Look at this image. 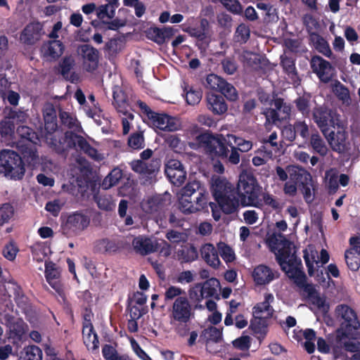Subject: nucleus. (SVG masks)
Returning a JSON list of instances; mask_svg holds the SVG:
<instances>
[{
	"label": "nucleus",
	"instance_id": "nucleus-30",
	"mask_svg": "<svg viewBox=\"0 0 360 360\" xmlns=\"http://www.w3.org/2000/svg\"><path fill=\"white\" fill-rule=\"evenodd\" d=\"M281 65L283 69V72L288 75L292 82L294 84H299L300 79L295 67V59L288 55H282L281 56Z\"/></svg>",
	"mask_w": 360,
	"mask_h": 360
},
{
	"label": "nucleus",
	"instance_id": "nucleus-7",
	"mask_svg": "<svg viewBox=\"0 0 360 360\" xmlns=\"http://www.w3.org/2000/svg\"><path fill=\"white\" fill-rule=\"evenodd\" d=\"M25 172V163L18 153L11 150L0 152V173L11 179H22Z\"/></svg>",
	"mask_w": 360,
	"mask_h": 360
},
{
	"label": "nucleus",
	"instance_id": "nucleus-63",
	"mask_svg": "<svg viewBox=\"0 0 360 360\" xmlns=\"http://www.w3.org/2000/svg\"><path fill=\"white\" fill-rule=\"evenodd\" d=\"M80 136V135L71 131H67L64 134L63 137L68 150L72 148L77 149L78 140H79Z\"/></svg>",
	"mask_w": 360,
	"mask_h": 360
},
{
	"label": "nucleus",
	"instance_id": "nucleus-35",
	"mask_svg": "<svg viewBox=\"0 0 360 360\" xmlns=\"http://www.w3.org/2000/svg\"><path fill=\"white\" fill-rule=\"evenodd\" d=\"M17 134L20 136L18 143H38L39 141L37 133L27 126H19L17 128Z\"/></svg>",
	"mask_w": 360,
	"mask_h": 360
},
{
	"label": "nucleus",
	"instance_id": "nucleus-9",
	"mask_svg": "<svg viewBox=\"0 0 360 360\" xmlns=\"http://www.w3.org/2000/svg\"><path fill=\"white\" fill-rule=\"evenodd\" d=\"M359 332L347 331L338 328L334 334H330L328 338L330 345L335 354L341 353L342 350L346 352H357L360 349V341H354Z\"/></svg>",
	"mask_w": 360,
	"mask_h": 360
},
{
	"label": "nucleus",
	"instance_id": "nucleus-44",
	"mask_svg": "<svg viewBox=\"0 0 360 360\" xmlns=\"http://www.w3.org/2000/svg\"><path fill=\"white\" fill-rule=\"evenodd\" d=\"M265 317L253 315L250 321V328L255 334L266 335L267 332V323Z\"/></svg>",
	"mask_w": 360,
	"mask_h": 360
},
{
	"label": "nucleus",
	"instance_id": "nucleus-54",
	"mask_svg": "<svg viewBox=\"0 0 360 360\" xmlns=\"http://www.w3.org/2000/svg\"><path fill=\"white\" fill-rule=\"evenodd\" d=\"M288 276L294 280L299 286H303L306 282V275L299 267L288 268L286 271Z\"/></svg>",
	"mask_w": 360,
	"mask_h": 360
},
{
	"label": "nucleus",
	"instance_id": "nucleus-33",
	"mask_svg": "<svg viewBox=\"0 0 360 360\" xmlns=\"http://www.w3.org/2000/svg\"><path fill=\"white\" fill-rule=\"evenodd\" d=\"M200 283L204 299L208 297H214L217 300L219 299V295L217 294V288L220 286V283L217 278H211L204 283Z\"/></svg>",
	"mask_w": 360,
	"mask_h": 360
},
{
	"label": "nucleus",
	"instance_id": "nucleus-17",
	"mask_svg": "<svg viewBox=\"0 0 360 360\" xmlns=\"http://www.w3.org/2000/svg\"><path fill=\"white\" fill-rule=\"evenodd\" d=\"M43 26L39 22L27 24L20 34L22 42L27 45H33L41 37Z\"/></svg>",
	"mask_w": 360,
	"mask_h": 360
},
{
	"label": "nucleus",
	"instance_id": "nucleus-12",
	"mask_svg": "<svg viewBox=\"0 0 360 360\" xmlns=\"http://www.w3.org/2000/svg\"><path fill=\"white\" fill-rule=\"evenodd\" d=\"M312 71L323 83H328L334 75V68L330 62L319 56H314L310 62Z\"/></svg>",
	"mask_w": 360,
	"mask_h": 360
},
{
	"label": "nucleus",
	"instance_id": "nucleus-61",
	"mask_svg": "<svg viewBox=\"0 0 360 360\" xmlns=\"http://www.w3.org/2000/svg\"><path fill=\"white\" fill-rule=\"evenodd\" d=\"M224 79L215 74H210L206 77V86L219 91Z\"/></svg>",
	"mask_w": 360,
	"mask_h": 360
},
{
	"label": "nucleus",
	"instance_id": "nucleus-64",
	"mask_svg": "<svg viewBox=\"0 0 360 360\" xmlns=\"http://www.w3.org/2000/svg\"><path fill=\"white\" fill-rule=\"evenodd\" d=\"M234 348L245 351L248 350L251 345L250 338L248 335H242L232 342Z\"/></svg>",
	"mask_w": 360,
	"mask_h": 360
},
{
	"label": "nucleus",
	"instance_id": "nucleus-47",
	"mask_svg": "<svg viewBox=\"0 0 360 360\" xmlns=\"http://www.w3.org/2000/svg\"><path fill=\"white\" fill-rule=\"evenodd\" d=\"M167 177L169 179V181L176 186H181L186 178V172L184 169H180L177 170H171L169 169L168 172L165 173Z\"/></svg>",
	"mask_w": 360,
	"mask_h": 360
},
{
	"label": "nucleus",
	"instance_id": "nucleus-24",
	"mask_svg": "<svg viewBox=\"0 0 360 360\" xmlns=\"http://www.w3.org/2000/svg\"><path fill=\"white\" fill-rule=\"evenodd\" d=\"M130 165L134 172L148 176L155 174L160 167L157 160H151L150 162L135 160L131 162Z\"/></svg>",
	"mask_w": 360,
	"mask_h": 360
},
{
	"label": "nucleus",
	"instance_id": "nucleus-39",
	"mask_svg": "<svg viewBox=\"0 0 360 360\" xmlns=\"http://www.w3.org/2000/svg\"><path fill=\"white\" fill-rule=\"evenodd\" d=\"M309 144L313 149V151L321 157H324L327 155L328 149V147L321 136V135L316 132L311 135Z\"/></svg>",
	"mask_w": 360,
	"mask_h": 360
},
{
	"label": "nucleus",
	"instance_id": "nucleus-45",
	"mask_svg": "<svg viewBox=\"0 0 360 360\" xmlns=\"http://www.w3.org/2000/svg\"><path fill=\"white\" fill-rule=\"evenodd\" d=\"M77 149H79L93 160H98L100 159L98 150L92 147L82 136H81L79 140H78Z\"/></svg>",
	"mask_w": 360,
	"mask_h": 360
},
{
	"label": "nucleus",
	"instance_id": "nucleus-38",
	"mask_svg": "<svg viewBox=\"0 0 360 360\" xmlns=\"http://www.w3.org/2000/svg\"><path fill=\"white\" fill-rule=\"evenodd\" d=\"M332 91L342 103L349 104L351 102L350 94L348 88L336 79L331 85Z\"/></svg>",
	"mask_w": 360,
	"mask_h": 360
},
{
	"label": "nucleus",
	"instance_id": "nucleus-25",
	"mask_svg": "<svg viewBox=\"0 0 360 360\" xmlns=\"http://www.w3.org/2000/svg\"><path fill=\"white\" fill-rule=\"evenodd\" d=\"M287 171L290 181L297 184V186H300L307 181H312V176L310 173L300 167L289 165L287 167Z\"/></svg>",
	"mask_w": 360,
	"mask_h": 360
},
{
	"label": "nucleus",
	"instance_id": "nucleus-56",
	"mask_svg": "<svg viewBox=\"0 0 360 360\" xmlns=\"http://www.w3.org/2000/svg\"><path fill=\"white\" fill-rule=\"evenodd\" d=\"M288 276L294 280L299 286H303L306 282V275L299 267L288 268L286 271Z\"/></svg>",
	"mask_w": 360,
	"mask_h": 360
},
{
	"label": "nucleus",
	"instance_id": "nucleus-19",
	"mask_svg": "<svg viewBox=\"0 0 360 360\" xmlns=\"http://www.w3.org/2000/svg\"><path fill=\"white\" fill-rule=\"evenodd\" d=\"M142 210L148 214H155L163 211L169 202L160 195L149 197L141 202Z\"/></svg>",
	"mask_w": 360,
	"mask_h": 360
},
{
	"label": "nucleus",
	"instance_id": "nucleus-50",
	"mask_svg": "<svg viewBox=\"0 0 360 360\" xmlns=\"http://www.w3.org/2000/svg\"><path fill=\"white\" fill-rule=\"evenodd\" d=\"M128 146L134 150H141L145 147V139L142 131L132 133L128 138Z\"/></svg>",
	"mask_w": 360,
	"mask_h": 360
},
{
	"label": "nucleus",
	"instance_id": "nucleus-20",
	"mask_svg": "<svg viewBox=\"0 0 360 360\" xmlns=\"http://www.w3.org/2000/svg\"><path fill=\"white\" fill-rule=\"evenodd\" d=\"M303 22L306 26L308 33L310 35L315 34L319 37L316 41V49L319 50V51L322 53L326 56L330 57L332 52L327 41L321 37L319 34L311 32L313 27H316V26L318 25V22L315 18L311 15H306L304 17Z\"/></svg>",
	"mask_w": 360,
	"mask_h": 360
},
{
	"label": "nucleus",
	"instance_id": "nucleus-10",
	"mask_svg": "<svg viewBox=\"0 0 360 360\" xmlns=\"http://www.w3.org/2000/svg\"><path fill=\"white\" fill-rule=\"evenodd\" d=\"M266 243L276 255V259L282 269L285 271L284 264L292 255V243L281 233H273L266 239Z\"/></svg>",
	"mask_w": 360,
	"mask_h": 360
},
{
	"label": "nucleus",
	"instance_id": "nucleus-13",
	"mask_svg": "<svg viewBox=\"0 0 360 360\" xmlns=\"http://www.w3.org/2000/svg\"><path fill=\"white\" fill-rule=\"evenodd\" d=\"M350 248L345 253L348 268L356 271L360 267V236H354L349 238Z\"/></svg>",
	"mask_w": 360,
	"mask_h": 360
},
{
	"label": "nucleus",
	"instance_id": "nucleus-43",
	"mask_svg": "<svg viewBox=\"0 0 360 360\" xmlns=\"http://www.w3.org/2000/svg\"><path fill=\"white\" fill-rule=\"evenodd\" d=\"M94 199L101 210L111 211L115 207V203L110 195L99 193L95 195Z\"/></svg>",
	"mask_w": 360,
	"mask_h": 360
},
{
	"label": "nucleus",
	"instance_id": "nucleus-32",
	"mask_svg": "<svg viewBox=\"0 0 360 360\" xmlns=\"http://www.w3.org/2000/svg\"><path fill=\"white\" fill-rule=\"evenodd\" d=\"M43 48L44 49V55L45 57L56 60L63 53L65 46L60 40H53L49 41Z\"/></svg>",
	"mask_w": 360,
	"mask_h": 360
},
{
	"label": "nucleus",
	"instance_id": "nucleus-51",
	"mask_svg": "<svg viewBox=\"0 0 360 360\" xmlns=\"http://www.w3.org/2000/svg\"><path fill=\"white\" fill-rule=\"evenodd\" d=\"M229 142L231 140L233 141L236 148L242 153H245L250 150L252 148V142L251 141L245 140L242 137L236 136L233 134L228 135Z\"/></svg>",
	"mask_w": 360,
	"mask_h": 360
},
{
	"label": "nucleus",
	"instance_id": "nucleus-40",
	"mask_svg": "<svg viewBox=\"0 0 360 360\" xmlns=\"http://www.w3.org/2000/svg\"><path fill=\"white\" fill-rule=\"evenodd\" d=\"M325 183L330 195L335 194L338 188V172L331 168L325 172Z\"/></svg>",
	"mask_w": 360,
	"mask_h": 360
},
{
	"label": "nucleus",
	"instance_id": "nucleus-6",
	"mask_svg": "<svg viewBox=\"0 0 360 360\" xmlns=\"http://www.w3.org/2000/svg\"><path fill=\"white\" fill-rule=\"evenodd\" d=\"M92 210H79L68 214L62 224L63 233L68 237L81 235L91 223Z\"/></svg>",
	"mask_w": 360,
	"mask_h": 360
},
{
	"label": "nucleus",
	"instance_id": "nucleus-41",
	"mask_svg": "<svg viewBox=\"0 0 360 360\" xmlns=\"http://www.w3.org/2000/svg\"><path fill=\"white\" fill-rule=\"evenodd\" d=\"M20 360H41L42 351L36 345L25 347L20 352Z\"/></svg>",
	"mask_w": 360,
	"mask_h": 360
},
{
	"label": "nucleus",
	"instance_id": "nucleus-49",
	"mask_svg": "<svg viewBox=\"0 0 360 360\" xmlns=\"http://www.w3.org/2000/svg\"><path fill=\"white\" fill-rule=\"evenodd\" d=\"M295 106L303 116L307 117L310 112V96L304 94L297 97L294 101Z\"/></svg>",
	"mask_w": 360,
	"mask_h": 360
},
{
	"label": "nucleus",
	"instance_id": "nucleus-11",
	"mask_svg": "<svg viewBox=\"0 0 360 360\" xmlns=\"http://www.w3.org/2000/svg\"><path fill=\"white\" fill-rule=\"evenodd\" d=\"M335 314L340 323L338 328L347 331L359 332L360 322L353 309L347 304H340L335 309Z\"/></svg>",
	"mask_w": 360,
	"mask_h": 360
},
{
	"label": "nucleus",
	"instance_id": "nucleus-28",
	"mask_svg": "<svg viewBox=\"0 0 360 360\" xmlns=\"http://www.w3.org/2000/svg\"><path fill=\"white\" fill-rule=\"evenodd\" d=\"M252 277L257 285H262L272 281L274 279V274L269 266L260 264L255 268Z\"/></svg>",
	"mask_w": 360,
	"mask_h": 360
},
{
	"label": "nucleus",
	"instance_id": "nucleus-57",
	"mask_svg": "<svg viewBox=\"0 0 360 360\" xmlns=\"http://www.w3.org/2000/svg\"><path fill=\"white\" fill-rule=\"evenodd\" d=\"M223 71L229 75H232L237 72L238 64L233 57H226L221 61Z\"/></svg>",
	"mask_w": 360,
	"mask_h": 360
},
{
	"label": "nucleus",
	"instance_id": "nucleus-60",
	"mask_svg": "<svg viewBox=\"0 0 360 360\" xmlns=\"http://www.w3.org/2000/svg\"><path fill=\"white\" fill-rule=\"evenodd\" d=\"M18 252L19 248L15 243L11 241L4 246L2 253L6 259L9 261H13L15 259Z\"/></svg>",
	"mask_w": 360,
	"mask_h": 360
},
{
	"label": "nucleus",
	"instance_id": "nucleus-62",
	"mask_svg": "<svg viewBox=\"0 0 360 360\" xmlns=\"http://www.w3.org/2000/svg\"><path fill=\"white\" fill-rule=\"evenodd\" d=\"M58 117L61 124L65 127L71 129L75 127L77 120L74 118L70 113L60 110Z\"/></svg>",
	"mask_w": 360,
	"mask_h": 360
},
{
	"label": "nucleus",
	"instance_id": "nucleus-55",
	"mask_svg": "<svg viewBox=\"0 0 360 360\" xmlns=\"http://www.w3.org/2000/svg\"><path fill=\"white\" fill-rule=\"evenodd\" d=\"M288 276L294 280L299 286H303L306 282V275L299 267L288 268L286 271Z\"/></svg>",
	"mask_w": 360,
	"mask_h": 360
},
{
	"label": "nucleus",
	"instance_id": "nucleus-26",
	"mask_svg": "<svg viewBox=\"0 0 360 360\" xmlns=\"http://www.w3.org/2000/svg\"><path fill=\"white\" fill-rule=\"evenodd\" d=\"M4 319L13 337L21 340L26 333L27 326L25 322L22 319L15 321V317L9 314H5Z\"/></svg>",
	"mask_w": 360,
	"mask_h": 360
},
{
	"label": "nucleus",
	"instance_id": "nucleus-53",
	"mask_svg": "<svg viewBox=\"0 0 360 360\" xmlns=\"http://www.w3.org/2000/svg\"><path fill=\"white\" fill-rule=\"evenodd\" d=\"M188 297L192 302L195 303V309L202 308V305L199 304L204 300V297L201 291L200 283H195L188 290Z\"/></svg>",
	"mask_w": 360,
	"mask_h": 360
},
{
	"label": "nucleus",
	"instance_id": "nucleus-23",
	"mask_svg": "<svg viewBox=\"0 0 360 360\" xmlns=\"http://www.w3.org/2000/svg\"><path fill=\"white\" fill-rule=\"evenodd\" d=\"M37 143H17V148L22 155V159H24L30 167H34L39 161V155L37 149Z\"/></svg>",
	"mask_w": 360,
	"mask_h": 360
},
{
	"label": "nucleus",
	"instance_id": "nucleus-2",
	"mask_svg": "<svg viewBox=\"0 0 360 360\" xmlns=\"http://www.w3.org/2000/svg\"><path fill=\"white\" fill-rule=\"evenodd\" d=\"M208 193L199 181H188L181 189L179 207L185 214L195 213L207 207Z\"/></svg>",
	"mask_w": 360,
	"mask_h": 360
},
{
	"label": "nucleus",
	"instance_id": "nucleus-58",
	"mask_svg": "<svg viewBox=\"0 0 360 360\" xmlns=\"http://www.w3.org/2000/svg\"><path fill=\"white\" fill-rule=\"evenodd\" d=\"M75 63V60L71 56H65L60 62V72L65 79L68 78L69 73L73 68Z\"/></svg>",
	"mask_w": 360,
	"mask_h": 360
},
{
	"label": "nucleus",
	"instance_id": "nucleus-14",
	"mask_svg": "<svg viewBox=\"0 0 360 360\" xmlns=\"http://www.w3.org/2000/svg\"><path fill=\"white\" fill-rule=\"evenodd\" d=\"M178 30L172 27H150L146 30L147 39L162 45L172 38Z\"/></svg>",
	"mask_w": 360,
	"mask_h": 360
},
{
	"label": "nucleus",
	"instance_id": "nucleus-46",
	"mask_svg": "<svg viewBox=\"0 0 360 360\" xmlns=\"http://www.w3.org/2000/svg\"><path fill=\"white\" fill-rule=\"evenodd\" d=\"M15 209L10 202H5L0 205V226L8 224L13 217Z\"/></svg>",
	"mask_w": 360,
	"mask_h": 360
},
{
	"label": "nucleus",
	"instance_id": "nucleus-37",
	"mask_svg": "<svg viewBox=\"0 0 360 360\" xmlns=\"http://www.w3.org/2000/svg\"><path fill=\"white\" fill-rule=\"evenodd\" d=\"M178 260L181 263H190L196 260L198 257V252L193 245L189 244L177 251Z\"/></svg>",
	"mask_w": 360,
	"mask_h": 360
},
{
	"label": "nucleus",
	"instance_id": "nucleus-21",
	"mask_svg": "<svg viewBox=\"0 0 360 360\" xmlns=\"http://www.w3.org/2000/svg\"><path fill=\"white\" fill-rule=\"evenodd\" d=\"M207 108L214 115H224L228 110V105L222 95L207 93L206 95Z\"/></svg>",
	"mask_w": 360,
	"mask_h": 360
},
{
	"label": "nucleus",
	"instance_id": "nucleus-52",
	"mask_svg": "<svg viewBox=\"0 0 360 360\" xmlns=\"http://www.w3.org/2000/svg\"><path fill=\"white\" fill-rule=\"evenodd\" d=\"M184 91H186V101L188 105H197L202 99V91L200 89H194L193 87H190L189 90H187L185 88Z\"/></svg>",
	"mask_w": 360,
	"mask_h": 360
},
{
	"label": "nucleus",
	"instance_id": "nucleus-8",
	"mask_svg": "<svg viewBox=\"0 0 360 360\" xmlns=\"http://www.w3.org/2000/svg\"><path fill=\"white\" fill-rule=\"evenodd\" d=\"M312 117L323 135H329V131L342 127L340 115L336 110L326 106L315 107L313 109Z\"/></svg>",
	"mask_w": 360,
	"mask_h": 360
},
{
	"label": "nucleus",
	"instance_id": "nucleus-22",
	"mask_svg": "<svg viewBox=\"0 0 360 360\" xmlns=\"http://www.w3.org/2000/svg\"><path fill=\"white\" fill-rule=\"evenodd\" d=\"M132 245L136 252L141 255H147L159 250L158 243L147 237L135 238Z\"/></svg>",
	"mask_w": 360,
	"mask_h": 360
},
{
	"label": "nucleus",
	"instance_id": "nucleus-34",
	"mask_svg": "<svg viewBox=\"0 0 360 360\" xmlns=\"http://www.w3.org/2000/svg\"><path fill=\"white\" fill-rule=\"evenodd\" d=\"M222 339L221 331L216 327L210 326L204 329L200 335L199 341L205 343L206 346L212 342H219Z\"/></svg>",
	"mask_w": 360,
	"mask_h": 360
},
{
	"label": "nucleus",
	"instance_id": "nucleus-16",
	"mask_svg": "<svg viewBox=\"0 0 360 360\" xmlns=\"http://www.w3.org/2000/svg\"><path fill=\"white\" fill-rule=\"evenodd\" d=\"M337 131L331 130L329 135H323L330 145L331 149L338 153H343L347 150L346 141L347 138V133L342 130L337 129Z\"/></svg>",
	"mask_w": 360,
	"mask_h": 360
},
{
	"label": "nucleus",
	"instance_id": "nucleus-18",
	"mask_svg": "<svg viewBox=\"0 0 360 360\" xmlns=\"http://www.w3.org/2000/svg\"><path fill=\"white\" fill-rule=\"evenodd\" d=\"M113 105L117 111L124 116H127L130 120L134 117V114L129 111V104L127 95L120 88H117L113 90Z\"/></svg>",
	"mask_w": 360,
	"mask_h": 360
},
{
	"label": "nucleus",
	"instance_id": "nucleus-59",
	"mask_svg": "<svg viewBox=\"0 0 360 360\" xmlns=\"http://www.w3.org/2000/svg\"><path fill=\"white\" fill-rule=\"evenodd\" d=\"M250 30L248 25L244 23L240 24L236 30L235 37L236 41L240 43H246L250 39Z\"/></svg>",
	"mask_w": 360,
	"mask_h": 360
},
{
	"label": "nucleus",
	"instance_id": "nucleus-27",
	"mask_svg": "<svg viewBox=\"0 0 360 360\" xmlns=\"http://www.w3.org/2000/svg\"><path fill=\"white\" fill-rule=\"evenodd\" d=\"M200 254L204 261L214 269H218L221 264L218 252L215 247L211 243L203 245L200 250Z\"/></svg>",
	"mask_w": 360,
	"mask_h": 360
},
{
	"label": "nucleus",
	"instance_id": "nucleus-31",
	"mask_svg": "<svg viewBox=\"0 0 360 360\" xmlns=\"http://www.w3.org/2000/svg\"><path fill=\"white\" fill-rule=\"evenodd\" d=\"M274 300V295L271 293H266L264 295V300L257 303L252 308L253 315H259L266 313L265 318L270 319L273 316L274 310L271 306V303Z\"/></svg>",
	"mask_w": 360,
	"mask_h": 360
},
{
	"label": "nucleus",
	"instance_id": "nucleus-48",
	"mask_svg": "<svg viewBox=\"0 0 360 360\" xmlns=\"http://www.w3.org/2000/svg\"><path fill=\"white\" fill-rule=\"evenodd\" d=\"M219 91L230 101H236L238 99V94L236 89L226 79L223 82Z\"/></svg>",
	"mask_w": 360,
	"mask_h": 360
},
{
	"label": "nucleus",
	"instance_id": "nucleus-15",
	"mask_svg": "<svg viewBox=\"0 0 360 360\" xmlns=\"http://www.w3.org/2000/svg\"><path fill=\"white\" fill-rule=\"evenodd\" d=\"M79 50L84 60V69L89 72H93L98 65V51L89 44L82 45Z\"/></svg>",
	"mask_w": 360,
	"mask_h": 360
},
{
	"label": "nucleus",
	"instance_id": "nucleus-3",
	"mask_svg": "<svg viewBox=\"0 0 360 360\" xmlns=\"http://www.w3.org/2000/svg\"><path fill=\"white\" fill-rule=\"evenodd\" d=\"M210 191L224 214H231L237 211L239 200L236 196V188L226 179L213 176L211 179Z\"/></svg>",
	"mask_w": 360,
	"mask_h": 360
},
{
	"label": "nucleus",
	"instance_id": "nucleus-36",
	"mask_svg": "<svg viewBox=\"0 0 360 360\" xmlns=\"http://www.w3.org/2000/svg\"><path fill=\"white\" fill-rule=\"evenodd\" d=\"M46 139L52 149L58 155L66 157L68 150L64 140V137L58 139L53 133L47 134Z\"/></svg>",
	"mask_w": 360,
	"mask_h": 360
},
{
	"label": "nucleus",
	"instance_id": "nucleus-42",
	"mask_svg": "<svg viewBox=\"0 0 360 360\" xmlns=\"http://www.w3.org/2000/svg\"><path fill=\"white\" fill-rule=\"evenodd\" d=\"M82 338L84 344L89 350L94 351L98 349V336L94 330V332H89V328H87V330L82 328Z\"/></svg>",
	"mask_w": 360,
	"mask_h": 360
},
{
	"label": "nucleus",
	"instance_id": "nucleus-1",
	"mask_svg": "<svg viewBox=\"0 0 360 360\" xmlns=\"http://www.w3.org/2000/svg\"><path fill=\"white\" fill-rule=\"evenodd\" d=\"M196 141L212 158L227 159L233 165L238 164L240 161L238 150L232 143H229L222 134L202 133L196 136Z\"/></svg>",
	"mask_w": 360,
	"mask_h": 360
},
{
	"label": "nucleus",
	"instance_id": "nucleus-4",
	"mask_svg": "<svg viewBox=\"0 0 360 360\" xmlns=\"http://www.w3.org/2000/svg\"><path fill=\"white\" fill-rule=\"evenodd\" d=\"M170 324L174 332L181 338L189 333L188 323L194 316V311L188 297H179L173 302L170 313Z\"/></svg>",
	"mask_w": 360,
	"mask_h": 360
},
{
	"label": "nucleus",
	"instance_id": "nucleus-5",
	"mask_svg": "<svg viewBox=\"0 0 360 360\" xmlns=\"http://www.w3.org/2000/svg\"><path fill=\"white\" fill-rule=\"evenodd\" d=\"M261 186L257 179L251 173L243 172L239 176L236 188L239 203L243 207L253 206L259 207L262 203L259 201Z\"/></svg>",
	"mask_w": 360,
	"mask_h": 360
},
{
	"label": "nucleus",
	"instance_id": "nucleus-29",
	"mask_svg": "<svg viewBox=\"0 0 360 360\" xmlns=\"http://www.w3.org/2000/svg\"><path fill=\"white\" fill-rule=\"evenodd\" d=\"M44 128L48 134L53 133L58 128L57 114L52 104L46 105L43 109Z\"/></svg>",
	"mask_w": 360,
	"mask_h": 360
}]
</instances>
